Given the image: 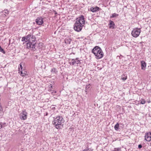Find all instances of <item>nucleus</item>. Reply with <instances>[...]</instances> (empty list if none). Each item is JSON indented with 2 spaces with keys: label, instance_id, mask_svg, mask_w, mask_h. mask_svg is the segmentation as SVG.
<instances>
[{
  "label": "nucleus",
  "instance_id": "b1692460",
  "mask_svg": "<svg viewBox=\"0 0 151 151\" xmlns=\"http://www.w3.org/2000/svg\"><path fill=\"white\" fill-rule=\"evenodd\" d=\"M50 91L51 93L53 95H55V93H56V91H54L53 90H50Z\"/></svg>",
  "mask_w": 151,
  "mask_h": 151
},
{
  "label": "nucleus",
  "instance_id": "5701e85b",
  "mask_svg": "<svg viewBox=\"0 0 151 151\" xmlns=\"http://www.w3.org/2000/svg\"><path fill=\"white\" fill-rule=\"evenodd\" d=\"M5 124L6 123H5L3 124L0 123V129L4 127Z\"/></svg>",
  "mask_w": 151,
  "mask_h": 151
},
{
  "label": "nucleus",
  "instance_id": "c756f323",
  "mask_svg": "<svg viewBox=\"0 0 151 151\" xmlns=\"http://www.w3.org/2000/svg\"><path fill=\"white\" fill-rule=\"evenodd\" d=\"M122 78V79L124 81L126 80L127 79V78Z\"/></svg>",
  "mask_w": 151,
  "mask_h": 151
},
{
  "label": "nucleus",
  "instance_id": "a211bd4d",
  "mask_svg": "<svg viewBox=\"0 0 151 151\" xmlns=\"http://www.w3.org/2000/svg\"><path fill=\"white\" fill-rule=\"evenodd\" d=\"M21 73V75L22 76H24L26 73V72L24 70H22L19 72Z\"/></svg>",
  "mask_w": 151,
  "mask_h": 151
},
{
  "label": "nucleus",
  "instance_id": "2eb2a0df",
  "mask_svg": "<svg viewBox=\"0 0 151 151\" xmlns=\"http://www.w3.org/2000/svg\"><path fill=\"white\" fill-rule=\"evenodd\" d=\"M71 41V39L70 38L68 37L67 38H66L65 40V42L66 44H69L70 43V42Z\"/></svg>",
  "mask_w": 151,
  "mask_h": 151
},
{
  "label": "nucleus",
  "instance_id": "6e6552de",
  "mask_svg": "<svg viewBox=\"0 0 151 151\" xmlns=\"http://www.w3.org/2000/svg\"><path fill=\"white\" fill-rule=\"evenodd\" d=\"M27 113L25 110L23 111L19 115V118L22 120H25L27 119Z\"/></svg>",
  "mask_w": 151,
  "mask_h": 151
},
{
  "label": "nucleus",
  "instance_id": "f257e3e1",
  "mask_svg": "<svg viewBox=\"0 0 151 151\" xmlns=\"http://www.w3.org/2000/svg\"><path fill=\"white\" fill-rule=\"evenodd\" d=\"M54 119L52 121V123L55 125L56 129H59L60 126L63 125L64 120L62 116H58L56 118H54Z\"/></svg>",
  "mask_w": 151,
  "mask_h": 151
},
{
  "label": "nucleus",
  "instance_id": "9d476101",
  "mask_svg": "<svg viewBox=\"0 0 151 151\" xmlns=\"http://www.w3.org/2000/svg\"><path fill=\"white\" fill-rule=\"evenodd\" d=\"M36 23L39 25H41L43 23V19L41 17H38L36 20Z\"/></svg>",
  "mask_w": 151,
  "mask_h": 151
},
{
  "label": "nucleus",
  "instance_id": "4be33fe9",
  "mask_svg": "<svg viewBox=\"0 0 151 151\" xmlns=\"http://www.w3.org/2000/svg\"><path fill=\"white\" fill-rule=\"evenodd\" d=\"M0 51L1 52H2L4 54H5V51H4V49L1 47L0 46Z\"/></svg>",
  "mask_w": 151,
  "mask_h": 151
},
{
  "label": "nucleus",
  "instance_id": "c85d7f7f",
  "mask_svg": "<svg viewBox=\"0 0 151 151\" xmlns=\"http://www.w3.org/2000/svg\"><path fill=\"white\" fill-rule=\"evenodd\" d=\"M2 110V108L1 106V105H0V111H1Z\"/></svg>",
  "mask_w": 151,
  "mask_h": 151
},
{
  "label": "nucleus",
  "instance_id": "412c9836",
  "mask_svg": "<svg viewBox=\"0 0 151 151\" xmlns=\"http://www.w3.org/2000/svg\"><path fill=\"white\" fill-rule=\"evenodd\" d=\"M146 101L144 99H142L141 102L140 104H145Z\"/></svg>",
  "mask_w": 151,
  "mask_h": 151
},
{
  "label": "nucleus",
  "instance_id": "f3484780",
  "mask_svg": "<svg viewBox=\"0 0 151 151\" xmlns=\"http://www.w3.org/2000/svg\"><path fill=\"white\" fill-rule=\"evenodd\" d=\"M119 16V14H116V13H114L111 16H110V18H113L115 17H117Z\"/></svg>",
  "mask_w": 151,
  "mask_h": 151
},
{
  "label": "nucleus",
  "instance_id": "39448f33",
  "mask_svg": "<svg viewBox=\"0 0 151 151\" xmlns=\"http://www.w3.org/2000/svg\"><path fill=\"white\" fill-rule=\"evenodd\" d=\"M76 21L75 23L78 24H81L82 25H84L85 23L84 17L83 16L81 15L80 17L76 18Z\"/></svg>",
  "mask_w": 151,
  "mask_h": 151
},
{
  "label": "nucleus",
  "instance_id": "c9c22d12",
  "mask_svg": "<svg viewBox=\"0 0 151 151\" xmlns=\"http://www.w3.org/2000/svg\"><path fill=\"white\" fill-rule=\"evenodd\" d=\"M98 68L99 69V67H98Z\"/></svg>",
  "mask_w": 151,
  "mask_h": 151
},
{
  "label": "nucleus",
  "instance_id": "393cba45",
  "mask_svg": "<svg viewBox=\"0 0 151 151\" xmlns=\"http://www.w3.org/2000/svg\"><path fill=\"white\" fill-rule=\"evenodd\" d=\"M86 151H93L92 149L91 148H88L86 149H85Z\"/></svg>",
  "mask_w": 151,
  "mask_h": 151
},
{
  "label": "nucleus",
  "instance_id": "dca6fc26",
  "mask_svg": "<svg viewBox=\"0 0 151 151\" xmlns=\"http://www.w3.org/2000/svg\"><path fill=\"white\" fill-rule=\"evenodd\" d=\"M51 72L53 73L56 74L58 72L57 69L55 68H53L51 69Z\"/></svg>",
  "mask_w": 151,
  "mask_h": 151
},
{
  "label": "nucleus",
  "instance_id": "2f4dec72",
  "mask_svg": "<svg viewBox=\"0 0 151 151\" xmlns=\"http://www.w3.org/2000/svg\"><path fill=\"white\" fill-rule=\"evenodd\" d=\"M83 151H86V150L85 149V150H83Z\"/></svg>",
  "mask_w": 151,
  "mask_h": 151
},
{
  "label": "nucleus",
  "instance_id": "4468645a",
  "mask_svg": "<svg viewBox=\"0 0 151 151\" xmlns=\"http://www.w3.org/2000/svg\"><path fill=\"white\" fill-rule=\"evenodd\" d=\"M109 22V28H114V26L115 25L114 22L113 21L111 20H110Z\"/></svg>",
  "mask_w": 151,
  "mask_h": 151
},
{
  "label": "nucleus",
  "instance_id": "f8f14e48",
  "mask_svg": "<svg viewBox=\"0 0 151 151\" xmlns=\"http://www.w3.org/2000/svg\"><path fill=\"white\" fill-rule=\"evenodd\" d=\"M80 63V61L77 59H73L71 61V63L73 65H75L76 64H78Z\"/></svg>",
  "mask_w": 151,
  "mask_h": 151
},
{
  "label": "nucleus",
  "instance_id": "f03ea898",
  "mask_svg": "<svg viewBox=\"0 0 151 151\" xmlns=\"http://www.w3.org/2000/svg\"><path fill=\"white\" fill-rule=\"evenodd\" d=\"M92 52L93 53L95 58L97 59L101 58L104 56L103 52L99 47L95 46L92 50Z\"/></svg>",
  "mask_w": 151,
  "mask_h": 151
},
{
  "label": "nucleus",
  "instance_id": "bb28decb",
  "mask_svg": "<svg viewBox=\"0 0 151 151\" xmlns=\"http://www.w3.org/2000/svg\"><path fill=\"white\" fill-rule=\"evenodd\" d=\"M138 147L139 148H141L142 147V145L140 144L138 146Z\"/></svg>",
  "mask_w": 151,
  "mask_h": 151
},
{
  "label": "nucleus",
  "instance_id": "7ed1b4c3",
  "mask_svg": "<svg viewBox=\"0 0 151 151\" xmlns=\"http://www.w3.org/2000/svg\"><path fill=\"white\" fill-rule=\"evenodd\" d=\"M141 30L140 28H135L133 29L132 32V35L133 37H137L139 36L141 32Z\"/></svg>",
  "mask_w": 151,
  "mask_h": 151
},
{
  "label": "nucleus",
  "instance_id": "1a4fd4ad",
  "mask_svg": "<svg viewBox=\"0 0 151 151\" xmlns=\"http://www.w3.org/2000/svg\"><path fill=\"white\" fill-rule=\"evenodd\" d=\"M145 140L147 141H150L151 140V133L148 132L145 133Z\"/></svg>",
  "mask_w": 151,
  "mask_h": 151
},
{
  "label": "nucleus",
  "instance_id": "aec40b11",
  "mask_svg": "<svg viewBox=\"0 0 151 151\" xmlns=\"http://www.w3.org/2000/svg\"><path fill=\"white\" fill-rule=\"evenodd\" d=\"M22 69H23V68H22V65L20 64L19 66V68H18V71H19V72L21 70H22Z\"/></svg>",
  "mask_w": 151,
  "mask_h": 151
},
{
  "label": "nucleus",
  "instance_id": "20e7f679",
  "mask_svg": "<svg viewBox=\"0 0 151 151\" xmlns=\"http://www.w3.org/2000/svg\"><path fill=\"white\" fill-rule=\"evenodd\" d=\"M83 25L81 24H79L77 23H75L74 26V29L76 31L79 32L81 30L82 27Z\"/></svg>",
  "mask_w": 151,
  "mask_h": 151
},
{
  "label": "nucleus",
  "instance_id": "ddd939ff",
  "mask_svg": "<svg viewBox=\"0 0 151 151\" xmlns=\"http://www.w3.org/2000/svg\"><path fill=\"white\" fill-rule=\"evenodd\" d=\"M141 69L142 70H145V68L146 67V63L144 61H141Z\"/></svg>",
  "mask_w": 151,
  "mask_h": 151
},
{
  "label": "nucleus",
  "instance_id": "a878e982",
  "mask_svg": "<svg viewBox=\"0 0 151 151\" xmlns=\"http://www.w3.org/2000/svg\"><path fill=\"white\" fill-rule=\"evenodd\" d=\"M25 37H23L22 38V41L23 42L24 41H25Z\"/></svg>",
  "mask_w": 151,
  "mask_h": 151
},
{
  "label": "nucleus",
  "instance_id": "473e14b6",
  "mask_svg": "<svg viewBox=\"0 0 151 151\" xmlns=\"http://www.w3.org/2000/svg\"><path fill=\"white\" fill-rule=\"evenodd\" d=\"M39 44L41 45L42 44V43H40Z\"/></svg>",
  "mask_w": 151,
  "mask_h": 151
},
{
  "label": "nucleus",
  "instance_id": "7c9ffc66",
  "mask_svg": "<svg viewBox=\"0 0 151 151\" xmlns=\"http://www.w3.org/2000/svg\"><path fill=\"white\" fill-rule=\"evenodd\" d=\"M55 109V107H53L52 108V109Z\"/></svg>",
  "mask_w": 151,
  "mask_h": 151
},
{
  "label": "nucleus",
  "instance_id": "0eeeda50",
  "mask_svg": "<svg viewBox=\"0 0 151 151\" xmlns=\"http://www.w3.org/2000/svg\"><path fill=\"white\" fill-rule=\"evenodd\" d=\"M33 36H32L31 35H27L26 37H25V42H35V37H33Z\"/></svg>",
  "mask_w": 151,
  "mask_h": 151
},
{
  "label": "nucleus",
  "instance_id": "72a5a7b5",
  "mask_svg": "<svg viewBox=\"0 0 151 151\" xmlns=\"http://www.w3.org/2000/svg\"><path fill=\"white\" fill-rule=\"evenodd\" d=\"M101 68H99V69L100 70H101Z\"/></svg>",
  "mask_w": 151,
  "mask_h": 151
},
{
  "label": "nucleus",
  "instance_id": "9b49d317",
  "mask_svg": "<svg viewBox=\"0 0 151 151\" xmlns=\"http://www.w3.org/2000/svg\"><path fill=\"white\" fill-rule=\"evenodd\" d=\"M100 9V8L99 7L97 6H93L90 8V11L93 12H95L97 11H98Z\"/></svg>",
  "mask_w": 151,
  "mask_h": 151
},
{
  "label": "nucleus",
  "instance_id": "6ab92c4d",
  "mask_svg": "<svg viewBox=\"0 0 151 151\" xmlns=\"http://www.w3.org/2000/svg\"><path fill=\"white\" fill-rule=\"evenodd\" d=\"M119 124L118 123H117L114 126V129H115L116 130H117L119 128Z\"/></svg>",
  "mask_w": 151,
  "mask_h": 151
},
{
  "label": "nucleus",
  "instance_id": "f704fd0d",
  "mask_svg": "<svg viewBox=\"0 0 151 151\" xmlns=\"http://www.w3.org/2000/svg\"><path fill=\"white\" fill-rule=\"evenodd\" d=\"M51 86V88H52V86Z\"/></svg>",
  "mask_w": 151,
  "mask_h": 151
},
{
  "label": "nucleus",
  "instance_id": "cd10ccee",
  "mask_svg": "<svg viewBox=\"0 0 151 151\" xmlns=\"http://www.w3.org/2000/svg\"><path fill=\"white\" fill-rule=\"evenodd\" d=\"M89 88V87L88 86H87L85 88L86 90L88 88Z\"/></svg>",
  "mask_w": 151,
  "mask_h": 151
},
{
  "label": "nucleus",
  "instance_id": "e433bc0d",
  "mask_svg": "<svg viewBox=\"0 0 151 151\" xmlns=\"http://www.w3.org/2000/svg\"><path fill=\"white\" fill-rule=\"evenodd\" d=\"M98 68L99 69V67H98Z\"/></svg>",
  "mask_w": 151,
  "mask_h": 151
},
{
  "label": "nucleus",
  "instance_id": "423d86ee",
  "mask_svg": "<svg viewBox=\"0 0 151 151\" xmlns=\"http://www.w3.org/2000/svg\"><path fill=\"white\" fill-rule=\"evenodd\" d=\"M26 46H27V47L29 49L32 48V50H33V51H35V43L34 41L33 42H27V44Z\"/></svg>",
  "mask_w": 151,
  "mask_h": 151
}]
</instances>
